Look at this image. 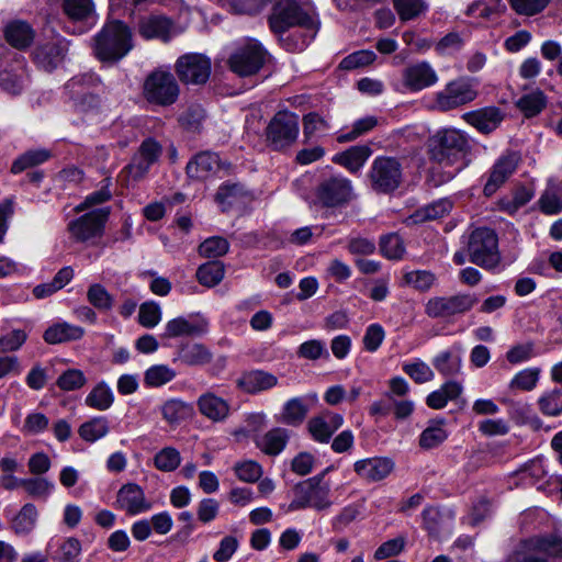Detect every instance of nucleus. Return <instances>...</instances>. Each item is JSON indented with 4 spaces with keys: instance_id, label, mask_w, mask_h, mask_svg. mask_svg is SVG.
<instances>
[{
    "instance_id": "obj_25",
    "label": "nucleus",
    "mask_w": 562,
    "mask_h": 562,
    "mask_svg": "<svg viewBox=\"0 0 562 562\" xmlns=\"http://www.w3.org/2000/svg\"><path fill=\"white\" fill-rule=\"evenodd\" d=\"M199 413L213 423H223L231 415V404L214 392L202 393L196 400Z\"/></svg>"
},
{
    "instance_id": "obj_22",
    "label": "nucleus",
    "mask_w": 562,
    "mask_h": 562,
    "mask_svg": "<svg viewBox=\"0 0 562 562\" xmlns=\"http://www.w3.org/2000/svg\"><path fill=\"white\" fill-rule=\"evenodd\" d=\"M25 79V59L22 55L13 53L11 64L0 70V87L9 93L18 94L23 90Z\"/></svg>"
},
{
    "instance_id": "obj_5",
    "label": "nucleus",
    "mask_w": 562,
    "mask_h": 562,
    "mask_svg": "<svg viewBox=\"0 0 562 562\" xmlns=\"http://www.w3.org/2000/svg\"><path fill=\"white\" fill-rule=\"evenodd\" d=\"M467 252L472 263L487 270H492L501 263L497 235L487 227L472 231L468 237Z\"/></svg>"
},
{
    "instance_id": "obj_11",
    "label": "nucleus",
    "mask_w": 562,
    "mask_h": 562,
    "mask_svg": "<svg viewBox=\"0 0 562 562\" xmlns=\"http://www.w3.org/2000/svg\"><path fill=\"white\" fill-rule=\"evenodd\" d=\"M403 168L398 159L393 157H376L371 166L370 180L378 192H392L402 181Z\"/></svg>"
},
{
    "instance_id": "obj_28",
    "label": "nucleus",
    "mask_w": 562,
    "mask_h": 562,
    "mask_svg": "<svg viewBox=\"0 0 562 562\" xmlns=\"http://www.w3.org/2000/svg\"><path fill=\"white\" fill-rule=\"evenodd\" d=\"M250 200V194L241 183L225 182L215 195V201L220 205L222 212H228L234 207L245 205Z\"/></svg>"
},
{
    "instance_id": "obj_8",
    "label": "nucleus",
    "mask_w": 562,
    "mask_h": 562,
    "mask_svg": "<svg viewBox=\"0 0 562 562\" xmlns=\"http://www.w3.org/2000/svg\"><path fill=\"white\" fill-rule=\"evenodd\" d=\"M299 116L290 111H279L266 127L267 145L273 150H284L297 139Z\"/></svg>"
},
{
    "instance_id": "obj_12",
    "label": "nucleus",
    "mask_w": 562,
    "mask_h": 562,
    "mask_svg": "<svg viewBox=\"0 0 562 562\" xmlns=\"http://www.w3.org/2000/svg\"><path fill=\"white\" fill-rule=\"evenodd\" d=\"M211 59L203 54L188 53L175 64V71L184 85H204L211 75Z\"/></svg>"
},
{
    "instance_id": "obj_23",
    "label": "nucleus",
    "mask_w": 562,
    "mask_h": 562,
    "mask_svg": "<svg viewBox=\"0 0 562 562\" xmlns=\"http://www.w3.org/2000/svg\"><path fill=\"white\" fill-rule=\"evenodd\" d=\"M438 81V75L427 61H419L407 66L403 71V83L413 92L434 86Z\"/></svg>"
},
{
    "instance_id": "obj_41",
    "label": "nucleus",
    "mask_w": 562,
    "mask_h": 562,
    "mask_svg": "<svg viewBox=\"0 0 562 562\" xmlns=\"http://www.w3.org/2000/svg\"><path fill=\"white\" fill-rule=\"evenodd\" d=\"M308 406L302 397L286 401L280 413L279 420L289 426H299L306 418Z\"/></svg>"
},
{
    "instance_id": "obj_39",
    "label": "nucleus",
    "mask_w": 562,
    "mask_h": 562,
    "mask_svg": "<svg viewBox=\"0 0 562 562\" xmlns=\"http://www.w3.org/2000/svg\"><path fill=\"white\" fill-rule=\"evenodd\" d=\"M289 440V431L284 428H273L257 439V447L269 456H277L283 451Z\"/></svg>"
},
{
    "instance_id": "obj_1",
    "label": "nucleus",
    "mask_w": 562,
    "mask_h": 562,
    "mask_svg": "<svg viewBox=\"0 0 562 562\" xmlns=\"http://www.w3.org/2000/svg\"><path fill=\"white\" fill-rule=\"evenodd\" d=\"M470 151L471 144L467 133L454 127L439 128L427 142L429 159L441 167L453 168L451 178L468 166L467 157Z\"/></svg>"
},
{
    "instance_id": "obj_36",
    "label": "nucleus",
    "mask_w": 562,
    "mask_h": 562,
    "mask_svg": "<svg viewBox=\"0 0 562 562\" xmlns=\"http://www.w3.org/2000/svg\"><path fill=\"white\" fill-rule=\"evenodd\" d=\"M212 352L202 344L182 345L177 353V360L189 367H203L212 361Z\"/></svg>"
},
{
    "instance_id": "obj_2",
    "label": "nucleus",
    "mask_w": 562,
    "mask_h": 562,
    "mask_svg": "<svg viewBox=\"0 0 562 562\" xmlns=\"http://www.w3.org/2000/svg\"><path fill=\"white\" fill-rule=\"evenodd\" d=\"M133 46L131 29L117 20L106 22L93 38V53L103 63H117Z\"/></svg>"
},
{
    "instance_id": "obj_44",
    "label": "nucleus",
    "mask_w": 562,
    "mask_h": 562,
    "mask_svg": "<svg viewBox=\"0 0 562 562\" xmlns=\"http://www.w3.org/2000/svg\"><path fill=\"white\" fill-rule=\"evenodd\" d=\"M177 376L175 369L168 364H154L144 372V384L149 389L161 387Z\"/></svg>"
},
{
    "instance_id": "obj_6",
    "label": "nucleus",
    "mask_w": 562,
    "mask_h": 562,
    "mask_svg": "<svg viewBox=\"0 0 562 562\" xmlns=\"http://www.w3.org/2000/svg\"><path fill=\"white\" fill-rule=\"evenodd\" d=\"M479 95L477 81L468 76L449 81L445 88L435 93V109L441 112L451 111L474 101Z\"/></svg>"
},
{
    "instance_id": "obj_40",
    "label": "nucleus",
    "mask_w": 562,
    "mask_h": 562,
    "mask_svg": "<svg viewBox=\"0 0 562 562\" xmlns=\"http://www.w3.org/2000/svg\"><path fill=\"white\" fill-rule=\"evenodd\" d=\"M114 393L105 381L98 382L87 394L85 404L95 411L104 412L112 407Z\"/></svg>"
},
{
    "instance_id": "obj_37",
    "label": "nucleus",
    "mask_w": 562,
    "mask_h": 562,
    "mask_svg": "<svg viewBox=\"0 0 562 562\" xmlns=\"http://www.w3.org/2000/svg\"><path fill=\"white\" fill-rule=\"evenodd\" d=\"M463 391L461 383L449 380L445 382L438 390L432 391L426 397V404L432 409L443 408L449 401L457 400Z\"/></svg>"
},
{
    "instance_id": "obj_32",
    "label": "nucleus",
    "mask_w": 562,
    "mask_h": 562,
    "mask_svg": "<svg viewBox=\"0 0 562 562\" xmlns=\"http://www.w3.org/2000/svg\"><path fill=\"white\" fill-rule=\"evenodd\" d=\"M160 414L169 426L175 427L192 417L194 408L191 403L181 398H169L161 404Z\"/></svg>"
},
{
    "instance_id": "obj_17",
    "label": "nucleus",
    "mask_w": 562,
    "mask_h": 562,
    "mask_svg": "<svg viewBox=\"0 0 562 562\" xmlns=\"http://www.w3.org/2000/svg\"><path fill=\"white\" fill-rule=\"evenodd\" d=\"M162 148L154 138L145 139L138 151L133 156L131 162L125 167V171L134 180H139L145 177L149 168L158 161Z\"/></svg>"
},
{
    "instance_id": "obj_63",
    "label": "nucleus",
    "mask_w": 562,
    "mask_h": 562,
    "mask_svg": "<svg viewBox=\"0 0 562 562\" xmlns=\"http://www.w3.org/2000/svg\"><path fill=\"white\" fill-rule=\"evenodd\" d=\"M87 383L83 372L79 369L66 370L56 381L57 386L63 391H75Z\"/></svg>"
},
{
    "instance_id": "obj_15",
    "label": "nucleus",
    "mask_w": 562,
    "mask_h": 562,
    "mask_svg": "<svg viewBox=\"0 0 562 562\" xmlns=\"http://www.w3.org/2000/svg\"><path fill=\"white\" fill-rule=\"evenodd\" d=\"M353 195L351 181L342 176L324 179L316 190L318 201L326 207L347 204Z\"/></svg>"
},
{
    "instance_id": "obj_53",
    "label": "nucleus",
    "mask_w": 562,
    "mask_h": 562,
    "mask_svg": "<svg viewBox=\"0 0 562 562\" xmlns=\"http://www.w3.org/2000/svg\"><path fill=\"white\" fill-rule=\"evenodd\" d=\"M540 411L548 416L562 414V385L543 393L538 401Z\"/></svg>"
},
{
    "instance_id": "obj_20",
    "label": "nucleus",
    "mask_w": 562,
    "mask_h": 562,
    "mask_svg": "<svg viewBox=\"0 0 562 562\" xmlns=\"http://www.w3.org/2000/svg\"><path fill=\"white\" fill-rule=\"evenodd\" d=\"M115 507L134 516L148 512L151 508V503L146 498L139 485L127 483L119 490Z\"/></svg>"
},
{
    "instance_id": "obj_56",
    "label": "nucleus",
    "mask_w": 562,
    "mask_h": 562,
    "mask_svg": "<svg viewBox=\"0 0 562 562\" xmlns=\"http://www.w3.org/2000/svg\"><path fill=\"white\" fill-rule=\"evenodd\" d=\"M81 550V542L75 537H68L59 544L54 560L57 562H77Z\"/></svg>"
},
{
    "instance_id": "obj_35",
    "label": "nucleus",
    "mask_w": 562,
    "mask_h": 562,
    "mask_svg": "<svg viewBox=\"0 0 562 562\" xmlns=\"http://www.w3.org/2000/svg\"><path fill=\"white\" fill-rule=\"evenodd\" d=\"M83 335L85 329L82 327L67 322H60L49 326L44 331L43 338L47 344L56 345L79 340Z\"/></svg>"
},
{
    "instance_id": "obj_43",
    "label": "nucleus",
    "mask_w": 562,
    "mask_h": 562,
    "mask_svg": "<svg viewBox=\"0 0 562 562\" xmlns=\"http://www.w3.org/2000/svg\"><path fill=\"white\" fill-rule=\"evenodd\" d=\"M448 436L449 432L443 419L430 420L419 436V446L426 450L434 449L441 445Z\"/></svg>"
},
{
    "instance_id": "obj_46",
    "label": "nucleus",
    "mask_w": 562,
    "mask_h": 562,
    "mask_svg": "<svg viewBox=\"0 0 562 562\" xmlns=\"http://www.w3.org/2000/svg\"><path fill=\"white\" fill-rule=\"evenodd\" d=\"M109 420L104 416L93 417L79 427V436L88 442H95L109 434Z\"/></svg>"
},
{
    "instance_id": "obj_59",
    "label": "nucleus",
    "mask_w": 562,
    "mask_h": 562,
    "mask_svg": "<svg viewBox=\"0 0 562 562\" xmlns=\"http://www.w3.org/2000/svg\"><path fill=\"white\" fill-rule=\"evenodd\" d=\"M540 370L537 368H528L519 371L510 381L512 390L531 391L536 387L539 380Z\"/></svg>"
},
{
    "instance_id": "obj_14",
    "label": "nucleus",
    "mask_w": 562,
    "mask_h": 562,
    "mask_svg": "<svg viewBox=\"0 0 562 562\" xmlns=\"http://www.w3.org/2000/svg\"><path fill=\"white\" fill-rule=\"evenodd\" d=\"M99 78L93 74H81L66 83V91L74 106L79 111H88L99 104V98L91 90L98 86Z\"/></svg>"
},
{
    "instance_id": "obj_33",
    "label": "nucleus",
    "mask_w": 562,
    "mask_h": 562,
    "mask_svg": "<svg viewBox=\"0 0 562 562\" xmlns=\"http://www.w3.org/2000/svg\"><path fill=\"white\" fill-rule=\"evenodd\" d=\"M3 35L11 46L16 49H24L33 42L35 32L27 22L14 20L4 26Z\"/></svg>"
},
{
    "instance_id": "obj_55",
    "label": "nucleus",
    "mask_w": 562,
    "mask_h": 562,
    "mask_svg": "<svg viewBox=\"0 0 562 562\" xmlns=\"http://www.w3.org/2000/svg\"><path fill=\"white\" fill-rule=\"evenodd\" d=\"M394 7L402 21H409L418 18L427 10L424 0H393Z\"/></svg>"
},
{
    "instance_id": "obj_54",
    "label": "nucleus",
    "mask_w": 562,
    "mask_h": 562,
    "mask_svg": "<svg viewBox=\"0 0 562 562\" xmlns=\"http://www.w3.org/2000/svg\"><path fill=\"white\" fill-rule=\"evenodd\" d=\"M180 463V452L173 447H165L154 457L155 467L164 472H171L176 470Z\"/></svg>"
},
{
    "instance_id": "obj_49",
    "label": "nucleus",
    "mask_w": 562,
    "mask_h": 562,
    "mask_svg": "<svg viewBox=\"0 0 562 562\" xmlns=\"http://www.w3.org/2000/svg\"><path fill=\"white\" fill-rule=\"evenodd\" d=\"M225 268L220 261H210L199 267L196 278L202 285L213 288L224 278Z\"/></svg>"
},
{
    "instance_id": "obj_30",
    "label": "nucleus",
    "mask_w": 562,
    "mask_h": 562,
    "mask_svg": "<svg viewBox=\"0 0 562 562\" xmlns=\"http://www.w3.org/2000/svg\"><path fill=\"white\" fill-rule=\"evenodd\" d=\"M278 384V378L262 370L245 372L237 380V386L243 391L255 394L268 391Z\"/></svg>"
},
{
    "instance_id": "obj_57",
    "label": "nucleus",
    "mask_w": 562,
    "mask_h": 562,
    "mask_svg": "<svg viewBox=\"0 0 562 562\" xmlns=\"http://www.w3.org/2000/svg\"><path fill=\"white\" fill-rule=\"evenodd\" d=\"M406 284L417 291L427 292L436 282V277L428 270H414L404 274Z\"/></svg>"
},
{
    "instance_id": "obj_19",
    "label": "nucleus",
    "mask_w": 562,
    "mask_h": 562,
    "mask_svg": "<svg viewBox=\"0 0 562 562\" xmlns=\"http://www.w3.org/2000/svg\"><path fill=\"white\" fill-rule=\"evenodd\" d=\"M520 159L517 151H507L496 160L484 186L486 196L493 195L506 182L517 169Z\"/></svg>"
},
{
    "instance_id": "obj_61",
    "label": "nucleus",
    "mask_w": 562,
    "mask_h": 562,
    "mask_svg": "<svg viewBox=\"0 0 562 562\" xmlns=\"http://www.w3.org/2000/svg\"><path fill=\"white\" fill-rule=\"evenodd\" d=\"M508 2L517 14L533 16L544 11L551 0H508Z\"/></svg>"
},
{
    "instance_id": "obj_34",
    "label": "nucleus",
    "mask_w": 562,
    "mask_h": 562,
    "mask_svg": "<svg viewBox=\"0 0 562 562\" xmlns=\"http://www.w3.org/2000/svg\"><path fill=\"white\" fill-rule=\"evenodd\" d=\"M435 369L442 376H456L462 370L461 347L454 346L451 349L438 352L431 361Z\"/></svg>"
},
{
    "instance_id": "obj_3",
    "label": "nucleus",
    "mask_w": 562,
    "mask_h": 562,
    "mask_svg": "<svg viewBox=\"0 0 562 562\" xmlns=\"http://www.w3.org/2000/svg\"><path fill=\"white\" fill-rule=\"evenodd\" d=\"M269 24L274 33L281 34L293 26H302L314 34L317 22L313 9L307 0H279L272 9Z\"/></svg>"
},
{
    "instance_id": "obj_10",
    "label": "nucleus",
    "mask_w": 562,
    "mask_h": 562,
    "mask_svg": "<svg viewBox=\"0 0 562 562\" xmlns=\"http://www.w3.org/2000/svg\"><path fill=\"white\" fill-rule=\"evenodd\" d=\"M266 52L255 40H248L233 52L228 59L229 69L240 77L257 74L265 64Z\"/></svg>"
},
{
    "instance_id": "obj_4",
    "label": "nucleus",
    "mask_w": 562,
    "mask_h": 562,
    "mask_svg": "<svg viewBox=\"0 0 562 562\" xmlns=\"http://www.w3.org/2000/svg\"><path fill=\"white\" fill-rule=\"evenodd\" d=\"M180 95V86L172 72L157 68L143 82V97L153 105L167 108L175 104Z\"/></svg>"
},
{
    "instance_id": "obj_24",
    "label": "nucleus",
    "mask_w": 562,
    "mask_h": 562,
    "mask_svg": "<svg viewBox=\"0 0 562 562\" xmlns=\"http://www.w3.org/2000/svg\"><path fill=\"white\" fill-rule=\"evenodd\" d=\"M342 424V415L326 411L318 416L312 417L307 423V428L315 441L327 443L333 434L338 430Z\"/></svg>"
},
{
    "instance_id": "obj_27",
    "label": "nucleus",
    "mask_w": 562,
    "mask_h": 562,
    "mask_svg": "<svg viewBox=\"0 0 562 562\" xmlns=\"http://www.w3.org/2000/svg\"><path fill=\"white\" fill-rule=\"evenodd\" d=\"M462 119L479 132L490 134L499 126L504 115L498 108L487 106L467 112L462 115Z\"/></svg>"
},
{
    "instance_id": "obj_26",
    "label": "nucleus",
    "mask_w": 562,
    "mask_h": 562,
    "mask_svg": "<svg viewBox=\"0 0 562 562\" xmlns=\"http://www.w3.org/2000/svg\"><path fill=\"white\" fill-rule=\"evenodd\" d=\"M209 323L199 316L177 317L167 322L164 337L176 338L180 336L196 337L206 333Z\"/></svg>"
},
{
    "instance_id": "obj_38",
    "label": "nucleus",
    "mask_w": 562,
    "mask_h": 562,
    "mask_svg": "<svg viewBox=\"0 0 562 562\" xmlns=\"http://www.w3.org/2000/svg\"><path fill=\"white\" fill-rule=\"evenodd\" d=\"M371 155L370 147L352 146L349 149L335 155L333 161L347 168L351 172L360 170Z\"/></svg>"
},
{
    "instance_id": "obj_18",
    "label": "nucleus",
    "mask_w": 562,
    "mask_h": 562,
    "mask_svg": "<svg viewBox=\"0 0 562 562\" xmlns=\"http://www.w3.org/2000/svg\"><path fill=\"white\" fill-rule=\"evenodd\" d=\"M137 30L145 40H160L165 43L180 33L171 19L158 14L142 16Z\"/></svg>"
},
{
    "instance_id": "obj_45",
    "label": "nucleus",
    "mask_w": 562,
    "mask_h": 562,
    "mask_svg": "<svg viewBox=\"0 0 562 562\" xmlns=\"http://www.w3.org/2000/svg\"><path fill=\"white\" fill-rule=\"evenodd\" d=\"M64 13L75 22L89 21L94 15L92 0H61Z\"/></svg>"
},
{
    "instance_id": "obj_42",
    "label": "nucleus",
    "mask_w": 562,
    "mask_h": 562,
    "mask_svg": "<svg viewBox=\"0 0 562 562\" xmlns=\"http://www.w3.org/2000/svg\"><path fill=\"white\" fill-rule=\"evenodd\" d=\"M38 512L35 505L27 503L22 506L11 522V529L18 536L31 533L37 522Z\"/></svg>"
},
{
    "instance_id": "obj_48",
    "label": "nucleus",
    "mask_w": 562,
    "mask_h": 562,
    "mask_svg": "<svg viewBox=\"0 0 562 562\" xmlns=\"http://www.w3.org/2000/svg\"><path fill=\"white\" fill-rule=\"evenodd\" d=\"M402 369L417 384H424L435 379L431 367L419 358L405 362Z\"/></svg>"
},
{
    "instance_id": "obj_51",
    "label": "nucleus",
    "mask_w": 562,
    "mask_h": 562,
    "mask_svg": "<svg viewBox=\"0 0 562 562\" xmlns=\"http://www.w3.org/2000/svg\"><path fill=\"white\" fill-rule=\"evenodd\" d=\"M49 157L50 153L46 149L29 150L13 161L11 171L13 173H20L27 168L45 162Z\"/></svg>"
},
{
    "instance_id": "obj_21",
    "label": "nucleus",
    "mask_w": 562,
    "mask_h": 562,
    "mask_svg": "<svg viewBox=\"0 0 562 562\" xmlns=\"http://www.w3.org/2000/svg\"><path fill=\"white\" fill-rule=\"evenodd\" d=\"M524 553H546L551 557H562V529L555 528L552 532L521 540L517 547Z\"/></svg>"
},
{
    "instance_id": "obj_64",
    "label": "nucleus",
    "mask_w": 562,
    "mask_h": 562,
    "mask_svg": "<svg viewBox=\"0 0 562 562\" xmlns=\"http://www.w3.org/2000/svg\"><path fill=\"white\" fill-rule=\"evenodd\" d=\"M380 248L383 256L389 259H401L405 251L403 239L397 234H390L382 237Z\"/></svg>"
},
{
    "instance_id": "obj_47",
    "label": "nucleus",
    "mask_w": 562,
    "mask_h": 562,
    "mask_svg": "<svg viewBox=\"0 0 562 562\" xmlns=\"http://www.w3.org/2000/svg\"><path fill=\"white\" fill-rule=\"evenodd\" d=\"M424 527L432 537H439L442 532L450 531V519L443 517L435 507H426L423 510Z\"/></svg>"
},
{
    "instance_id": "obj_9",
    "label": "nucleus",
    "mask_w": 562,
    "mask_h": 562,
    "mask_svg": "<svg viewBox=\"0 0 562 562\" xmlns=\"http://www.w3.org/2000/svg\"><path fill=\"white\" fill-rule=\"evenodd\" d=\"M479 302L474 293H457L434 296L425 304V314L430 318L450 319L469 313Z\"/></svg>"
},
{
    "instance_id": "obj_60",
    "label": "nucleus",
    "mask_w": 562,
    "mask_h": 562,
    "mask_svg": "<svg viewBox=\"0 0 562 562\" xmlns=\"http://www.w3.org/2000/svg\"><path fill=\"white\" fill-rule=\"evenodd\" d=\"M376 124H378V120L375 116H366V117L359 119L353 123L351 131H349L347 133H341L340 135L337 136V142L338 143L352 142L356 138H358L359 136H361V135L368 133L369 131H371L372 128H374L376 126Z\"/></svg>"
},
{
    "instance_id": "obj_7",
    "label": "nucleus",
    "mask_w": 562,
    "mask_h": 562,
    "mask_svg": "<svg viewBox=\"0 0 562 562\" xmlns=\"http://www.w3.org/2000/svg\"><path fill=\"white\" fill-rule=\"evenodd\" d=\"M329 494L330 486L323 482V476H313L295 485L289 510L295 512L305 508L326 509L331 505Z\"/></svg>"
},
{
    "instance_id": "obj_31",
    "label": "nucleus",
    "mask_w": 562,
    "mask_h": 562,
    "mask_svg": "<svg viewBox=\"0 0 562 562\" xmlns=\"http://www.w3.org/2000/svg\"><path fill=\"white\" fill-rule=\"evenodd\" d=\"M355 471L369 481H380L393 470V462L387 458H369L355 463Z\"/></svg>"
},
{
    "instance_id": "obj_29",
    "label": "nucleus",
    "mask_w": 562,
    "mask_h": 562,
    "mask_svg": "<svg viewBox=\"0 0 562 562\" xmlns=\"http://www.w3.org/2000/svg\"><path fill=\"white\" fill-rule=\"evenodd\" d=\"M220 169V158L211 151L196 154L187 164V173L191 179L205 180Z\"/></svg>"
},
{
    "instance_id": "obj_58",
    "label": "nucleus",
    "mask_w": 562,
    "mask_h": 562,
    "mask_svg": "<svg viewBox=\"0 0 562 562\" xmlns=\"http://www.w3.org/2000/svg\"><path fill=\"white\" fill-rule=\"evenodd\" d=\"M228 249L229 244L225 238L213 236L199 246V254L205 258H217L224 256Z\"/></svg>"
},
{
    "instance_id": "obj_13",
    "label": "nucleus",
    "mask_w": 562,
    "mask_h": 562,
    "mask_svg": "<svg viewBox=\"0 0 562 562\" xmlns=\"http://www.w3.org/2000/svg\"><path fill=\"white\" fill-rule=\"evenodd\" d=\"M109 214V207H100L71 221L68 224L71 238L76 241L87 243L101 237Z\"/></svg>"
},
{
    "instance_id": "obj_50",
    "label": "nucleus",
    "mask_w": 562,
    "mask_h": 562,
    "mask_svg": "<svg viewBox=\"0 0 562 562\" xmlns=\"http://www.w3.org/2000/svg\"><path fill=\"white\" fill-rule=\"evenodd\" d=\"M88 302L100 312H109L114 305V297L100 283H93L87 291Z\"/></svg>"
},
{
    "instance_id": "obj_16",
    "label": "nucleus",
    "mask_w": 562,
    "mask_h": 562,
    "mask_svg": "<svg viewBox=\"0 0 562 562\" xmlns=\"http://www.w3.org/2000/svg\"><path fill=\"white\" fill-rule=\"evenodd\" d=\"M68 43L60 36L38 43L33 50V61L42 70L50 72L65 59Z\"/></svg>"
},
{
    "instance_id": "obj_62",
    "label": "nucleus",
    "mask_w": 562,
    "mask_h": 562,
    "mask_svg": "<svg viewBox=\"0 0 562 562\" xmlns=\"http://www.w3.org/2000/svg\"><path fill=\"white\" fill-rule=\"evenodd\" d=\"M23 488L31 497L46 498L54 488V484L45 477L36 476L24 479Z\"/></svg>"
},
{
    "instance_id": "obj_52",
    "label": "nucleus",
    "mask_w": 562,
    "mask_h": 562,
    "mask_svg": "<svg viewBox=\"0 0 562 562\" xmlns=\"http://www.w3.org/2000/svg\"><path fill=\"white\" fill-rule=\"evenodd\" d=\"M546 104L547 99L543 92L539 90L527 93L517 101L518 109L527 117H532L539 114L544 109Z\"/></svg>"
}]
</instances>
